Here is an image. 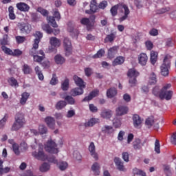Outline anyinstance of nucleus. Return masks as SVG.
<instances>
[{"mask_svg":"<svg viewBox=\"0 0 176 176\" xmlns=\"http://www.w3.org/2000/svg\"><path fill=\"white\" fill-rule=\"evenodd\" d=\"M117 116H123V115H126L129 112V107L126 106H120L116 110Z\"/></svg>","mask_w":176,"mask_h":176,"instance_id":"nucleus-19","label":"nucleus"},{"mask_svg":"<svg viewBox=\"0 0 176 176\" xmlns=\"http://www.w3.org/2000/svg\"><path fill=\"white\" fill-rule=\"evenodd\" d=\"M61 89L63 90V91H67L69 89V79H65L61 84Z\"/></svg>","mask_w":176,"mask_h":176,"instance_id":"nucleus-41","label":"nucleus"},{"mask_svg":"<svg viewBox=\"0 0 176 176\" xmlns=\"http://www.w3.org/2000/svg\"><path fill=\"white\" fill-rule=\"evenodd\" d=\"M12 151H13L14 153H15V155L19 156V155H20V150H19V144H13Z\"/></svg>","mask_w":176,"mask_h":176,"instance_id":"nucleus-58","label":"nucleus"},{"mask_svg":"<svg viewBox=\"0 0 176 176\" xmlns=\"http://www.w3.org/2000/svg\"><path fill=\"white\" fill-rule=\"evenodd\" d=\"M127 76L129 78H137L140 76V72H138L135 69H129L127 73Z\"/></svg>","mask_w":176,"mask_h":176,"instance_id":"nucleus-37","label":"nucleus"},{"mask_svg":"<svg viewBox=\"0 0 176 176\" xmlns=\"http://www.w3.org/2000/svg\"><path fill=\"white\" fill-rule=\"evenodd\" d=\"M155 152L158 155L160 153V142L157 139H156L155 142Z\"/></svg>","mask_w":176,"mask_h":176,"instance_id":"nucleus-54","label":"nucleus"},{"mask_svg":"<svg viewBox=\"0 0 176 176\" xmlns=\"http://www.w3.org/2000/svg\"><path fill=\"white\" fill-rule=\"evenodd\" d=\"M84 72L85 74V76H87L89 78L91 76V75H93V69L90 67H86L84 69Z\"/></svg>","mask_w":176,"mask_h":176,"instance_id":"nucleus-56","label":"nucleus"},{"mask_svg":"<svg viewBox=\"0 0 176 176\" xmlns=\"http://www.w3.org/2000/svg\"><path fill=\"white\" fill-rule=\"evenodd\" d=\"M133 126L135 129H140V127H141V124H142V120L138 114H135L133 116Z\"/></svg>","mask_w":176,"mask_h":176,"instance_id":"nucleus-20","label":"nucleus"},{"mask_svg":"<svg viewBox=\"0 0 176 176\" xmlns=\"http://www.w3.org/2000/svg\"><path fill=\"white\" fill-rule=\"evenodd\" d=\"M98 120L96 119V118H92L91 120H89L87 122H86L85 124V127H93V126H94V124H96V123H98Z\"/></svg>","mask_w":176,"mask_h":176,"instance_id":"nucleus-48","label":"nucleus"},{"mask_svg":"<svg viewBox=\"0 0 176 176\" xmlns=\"http://www.w3.org/2000/svg\"><path fill=\"white\" fill-rule=\"evenodd\" d=\"M18 27L21 34H30V32H31V30H32L31 25L25 23H19Z\"/></svg>","mask_w":176,"mask_h":176,"instance_id":"nucleus-10","label":"nucleus"},{"mask_svg":"<svg viewBox=\"0 0 176 176\" xmlns=\"http://www.w3.org/2000/svg\"><path fill=\"white\" fill-rule=\"evenodd\" d=\"M171 67V55L166 54L161 65V74L163 76H168L169 69Z\"/></svg>","mask_w":176,"mask_h":176,"instance_id":"nucleus-4","label":"nucleus"},{"mask_svg":"<svg viewBox=\"0 0 176 176\" xmlns=\"http://www.w3.org/2000/svg\"><path fill=\"white\" fill-rule=\"evenodd\" d=\"M56 164L58 166V168L60 170V171L67 170L68 167V163H67V162H60L58 163V161H57Z\"/></svg>","mask_w":176,"mask_h":176,"instance_id":"nucleus-45","label":"nucleus"},{"mask_svg":"<svg viewBox=\"0 0 176 176\" xmlns=\"http://www.w3.org/2000/svg\"><path fill=\"white\" fill-rule=\"evenodd\" d=\"M139 64L142 66L146 65L148 63V56L145 53H141L138 56Z\"/></svg>","mask_w":176,"mask_h":176,"instance_id":"nucleus-22","label":"nucleus"},{"mask_svg":"<svg viewBox=\"0 0 176 176\" xmlns=\"http://www.w3.org/2000/svg\"><path fill=\"white\" fill-rule=\"evenodd\" d=\"M50 170V165L48 163L44 162L40 166V171L41 173H46V171H49Z\"/></svg>","mask_w":176,"mask_h":176,"instance_id":"nucleus-46","label":"nucleus"},{"mask_svg":"<svg viewBox=\"0 0 176 176\" xmlns=\"http://www.w3.org/2000/svg\"><path fill=\"white\" fill-rule=\"evenodd\" d=\"M118 10H120V3L113 6L110 10V13L113 17L118 15Z\"/></svg>","mask_w":176,"mask_h":176,"instance_id":"nucleus-36","label":"nucleus"},{"mask_svg":"<svg viewBox=\"0 0 176 176\" xmlns=\"http://www.w3.org/2000/svg\"><path fill=\"white\" fill-rule=\"evenodd\" d=\"M171 89V84L168 83L163 85L162 88L160 89L159 86H155L153 88L152 93L153 96L155 97H159L160 100H166L169 101L173 98V92L171 90H168Z\"/></svg>","mask_w":176,"mask_h":176,"instance_id":"nucleus-1","label":"nucleus"},{"mask_svg":"<svg viewBox=\"0 0 176 176\" xmlns=\"http://www.w3.org/2000/svg\"><path fill=\"white\" fill-rule=\"evenodd\" d=\"M99 8L97 6V0H92L90 3V10H85L87 14H91L92 13H96Z\"/></svg>","mask_w":176,"mask_h":176,"instance_id":"nucleus-12","label":"nucleus"},{"mask_svg":"<svg viewBox=\"0 0 176 176\" xmlns=\"http://www.w3.org/2000/svg\"><path fill=\"white\" fill-rule=\"evenodd\" d=\"M65 107H67V102L64 100H59L58 102H57V103L55 105V108L58 111H60L63 108H65Z\"/></svg>","mask_w":176,"mask_h":176,"instance_id":"nucleus-40","label":"nucleus"},{"mask_svg":"<svg viewBox=\"0 0 176 176\" xmlns=\"http://www.w3.org/2000/svg\"><path fill=\"white\" fill-rule=\"evenodd\" d=\"M144 146V143L141 142V140L140 139H135L133 142V149L135 151H140V149H142V147Z\"/></svg>","mask_w":176,"mask_h":176,"instance_id":"nucleus-27","label":"nucleus"},{"mask_svg":"<svg viewBox=\"0 0 176 176\" xmlns=\"http://www.w3.org/2000/svg\"><path fill=\"white\" fill-rule=\"evenodd\" d=\"M52 86H56L57 83H58V78H57V75L56 74H52V78L50 82Z\"/></svg>","mask_w":176,"mask_h":176,"instance_id":"nucleus-50","label":"nucleus"},{"mask_svg":"<svg viewBox=\"0 0 176 176\" xmlns=\"http://www.w3.org/2000/svg\"><path fill=\"white\" fill-rule=\"evenodd\" d=\"M118 50H119V47L116 45L109 49L107 52L108 58H109L110 60L114 58L115 56L118 54Z\"/></svg>","mask_w":176,"mask_h":176,"instance_id":"nucleus-15","label":"nucleus"},{"mask_svg":"<svg viewBox=\"0 0 176 176\" xmlns=\"http://www.w3.org/2000/svg\"><path fill=\"white\" fill-rule=\"evenodd\" d=\"M113 124L116 129H120V126H122V122L119 119H115Z\"/></svg>","mask_w":176,"mask_h":176,"instance_id":"nucleus-62","label":"nucleus"},{"mask_svg":"<svg viewBox=\"0 0 176 176\" xmlns=\"http://www.w3.org/2000/svg\"><path fill=\"white\" fill-rule=\"evenodd\" d=\"M163 169L164 172L166 174V175H171V169L170 168V166L167 164L163 165Z\"/></svg>","mask_w":176,"mask_h":176,"instance_id":"nucleus-51","label":"nucleus"},{"mask_svg":"<svg viewBox=\"0 0 176 176\" xmlns=\"http://www.w3.org/2000/svg\"><path fill=\"white\" fill-rule=\"evenodd\" d=\"M42 30L45 31L47 34H54V35H58V34H60V30L58 29H55L53 30V28H52L50 25L47 23H44L42 25Z\"/></svg>","mask_w":176,"mask_h":176,"instance_id":"nucleus-11","label":"nucleus"},{"mask_svg":"<svg viewBox=\"0 0 176 176\" xmlns=\"http://www.w3.org/2000/svg\"><path fill=\"white\" fill-rule=\"evenodd\" d=\"M120 12L124 14V16L119 19V21L122 23V21H124V20H126L127 17H129V14H130V9L127 5L121 3L120 6Z\"/></svg>","mask_w":176,"mask_h":176,"instance_id":"nucleus-8","label":"nucleus"},{"mask_svg":"<svg viewBox=\"0 0 176 176\" xmlns=\"http://www.w3.org/2000/svg\"><path fill=\"white\" fill-rule=\"evenodd\" d=\"M45 122L50 129L54 130V127L56 126V120H54V118L47 116L45 118Z\"/></svg>","mask_w":176,"mask_h":176,"instance_id":"nucleus-16","label":"nucleus"},{"mask_svg":"<svg viewBox=\"0 0 176 176\" xmlns=\"http://www.w3.org/2000/svg\"><path fill=\"white\" fill-rule=\"evenodd\" d=\"M102 133H104V134H112L115 130L113 129V127L112 126L109 125H104L101 129Z\"/></svg>","mask_w":176,"mask_h":176,"instance_id":"nucleus-29","label":"nucleus"},{"mask_svg":"<svg viewBox=\"0 0 176 176\" xmlns=\"http://www.w3.org/2000/svg\"><path fill=\"white\" fill-rule=\"evenodd\" d=\"M124 57L122 56H117L112 63L113 67H116V65H122V64L124 63Z\"/></svg>","mask_w":176,"mask_h":176,"instance_id":"nucleus-28","label":"nucleus"},{"mask_svg":"<svg viewBox=\"0 0 176 176\" xmlns=\"http://www.w3.org/2000/svg\"><path fill=\"white\" fill-rule=\"evenodd\" d=\"M38 131L41 134H46L47 133V128L45 125H39Z\"/></svg>","mask_w":176,"mask_h":176,"instance_id":"nucleus-59","label":"nucleus"},{"mask_svg":"<svg viewBox=\"0 0 176 176\" xmlns=\"http://www.w3.org/2000/svg\"><path fill=\"white\" fill-rule=\"evenodd\" d=\"M146 47L147 50H152L153 49V43L151 41H147L145 42Z\"/></svg>","mask_w":176,"mask_h":176,"instance_id":"nucleus-64","label":"nucleus"},{"mask_svg":"<svg viewBox=\"0 0 176 176\" xmlns=\"http://www.w3.org/2000/svg\"><path fill=\"white\" fill-rule=\"evenodd\" d=\"M50 43L54 47H60L61 46V40L57 38V37H51L50 38Z\"/></svg>","mask_w":176,"mask_h":176,"instance_id":"nucleus-26","label":"nucleus"},{"mask_svg":"<svg viewBox=\"0 0 176 176\" xmlns=\"http://www.w3.org/2000/svg\"><path fill=\"white\" fill-rule=\"evenodd\" d=\"M21 54H23V51L19 49L14 50V52H12L13 57H19L21 56Z\"/></svg>","mask_w":176,"mask_h":176,"instance_id":"nucleus-63","label":"nucleus"},{"mask_svg":"<svg viewBox=\"0 0 176 176\" xmlns=\"http://www.w3.org/2000/svg\"><path fill=\"white\" fill-rule=\"evenodd\" d=\"M91 170L95 175H100V164L98 163L95 162L91 166Z\"/></svg>","mask_w":176,"mask_h":176,"instance_id":"nucleus-44","label":"nucleus"},{"mask_svg":"<svg viewBox=\"0 0 176 176\" xmlns=\"http://www.w3.org/2000/svg\"><path fill=\"white\" fill-rule=\"evenodd\" d=\"M54 60L56 64H58V65H63V64L65 63V58L60 54H57L54 57Z\"/></svg>","mask_w":176,"mask_h":176,"instance_id":"nucleus-33","label":"nucleus"},{"mask_svg":"<svg viewBox=\"0 0 176 176\" xmlns=\"http://www.w3.org/2000/svg\"><path fill=\"white\" fill-rule=\"evenodd\" d=\"M32 71V69H31V67H30V66L28 65L25 64L23 65V74L28 75V74H31Z\"/></svg>","mask_w":176,"mask_h":176,"instance_id":"nucleus-57","label":"nucleus"},{"mask_svg":"<svg viewBox=\"0 0 176 176\" xmlns=\"http://www.w3.org/2000/svg\"><path fill=\"white\" fill-rule=\"evenodd\" d=\"M150 56V61L153 65H155V64H156V61H157V52L152 50L151 52Z\"/></svg>","mask_w":176,"mask_h":176,"instance_id":"nucleus-34","label":"nucleus"},{"mask_svg":"<svg viewBox=\"0 0 176 176\" xmlns=\"http://www.w3.org/2000/svg\"><path fill=\"white\" fill-rule=\"evenodd\" d=\"M16 42L18 43V45H20L21 43H24L25 42V36H16L15 37Z\"/></svg>","mask_w":176,"mask_h":176,"instance_id":"nucleus-52","label":"nucleus"},{"mask_svg":"<svg viewBox=\"0 0 176 176\" xmlns=\"http://www.w3.org/2000/svg\"><path fill=\"white\" fill-rule=\"evenodd\" d=\"M80 23L86 26L87 31H91L96 24V15H91L89 18H82Z\"/></svg>","mask_w":176,"mask_h":176,"instance_id":"nucleus-5","label":"nucleus"},{"mask_svg":"<svg viewBox=\"0 0 176 176\" xmlns=\"http://www.w3.org/2000/svg\"><path fill=\"white\" fill-rule=\"evenodd\" d=\"M30 94L28 92L22 93L21 98L20 99V104L21 105H25V104L27 103V100L30 98Z\"/></svg>","mask_w":176,"mask_h":176,"instance_id":"nucleus-32","label":"nucleus"},{"mask_svg":"<svg viewBox=\"0 0 176 176\" xmlns=\"http://www.w3.org/2000/svg\"><path fill=\"white\" fill-rule=\"evenodd\" d=\"M34 61L36 63H42L43 60H45V56H39L38 55H36L33 56Z\"/></svg>","mask_w":176,"mask_h":176,"instance_id":"nucleus-61","label":"nucleus"},{"mask_svg":"<svg viewBox=\"0 0 176 176\" xmlns=\"http://www.w3.org/2000/svg\"><path fill=\"white\" fill-rule=\"evenodd\" d=\"M73 79L74 80L75 84L76 86L81 89H85L86 88V82L83 81V79L80 78L79 76L74 75L73 77Z\"/></svg>","mask_w":176,"mask_h":176,"instance_id":"nucleus-14","label":"nucleus"},{"mask_svg":"<svg viewBox=\"0 0 176 176\" xmlns=\"http://www.w3.org/2000/svg\"><path fill=\"white\" fill-rule=\"evenodd\" d=\"M116 32H111V34L107 35V36L104 39V43H108V42H110V43H112L115 39H116Z\"/></svg>","mask_w":176,"mask_h":176,"instance_id":"nucleus-25","label":"nucleus"},{"mask_svg":"<svg viewBox=\"0 0 176 176\" xmlns=\"http://www.w3.org/2000/svg\"><path fill=\"white\" fill-rule=\"evenodd\" d=\"M83 93H84L83 88H80V87H76L74 89H72L70 91V94L72 97H76L77 96H82Z\"/></svg>","mask_w":176,"mask_h":176,"instance_id":"nucleus-24","label":"nucleus"},{"mask_svg":"<svg viewBox=\"0 0 176 176\" xmlns=\"http://www.w3.org/2000/svg\"><path fill=\"white\" fill-rule=\"evenodd\" d=\"M1 49L3 50V52H4V53H6V54H8V56H12L13 55V51L12 50H10V48H8L6 47V46H2Z\"/></svg>","mask_w":176,"mask_h":176,"instance_id":"nucleus-55","label":"nucleus"},{"mask_svg":"<svg viewBox=\"0 0 176 176\" xmlns=\"http://www.w3.org/2000/svg\"><path fill=\"white\" fill-rule=\"evenodd\" d=\"M37 12L41 13V14L44 16V17H47H47H49V11H47V10H45L42 7H38L37 8Z\"/></svg>","mask_w":176,"mask_h":176,"instance_id":"nucleus-49","label":"nucleus"},{"mask_svg":"<svg viewBox=\"0 0 176 176\" xmlns=\"http://www.w3.org/2000/svg\"><path fill=\"white\" fill-rule=\"evenodd\" d=\"M98 93H100V91L98 90L92 91L91 93H89V96L84 98V99L82 100V102H85L86 101H91V100L94 99V97H97V96H98Z\"/></svg>","mask_w":176,"mask_h":176,"instance_id":"nucleus-23","label":"nucleus"},{"mask_svg":"<svg viewBox=\"0 0 176 176\" xmlns=\"http://www.w3.org/2000/svg\"><path fill=\"white\" fill-rule=\"evenodd\" d=\"M63 47L65 49V56L67 57L72 54V43L67 37H65L63 40Z\"/></svg>","mask_w":176,"mask_h":176,"instance_id":"nucleus-9","label":"nucleus"},{"mask_svg":"<svg viewBox=\"0 0 176 176\" xmlns=\"http://www.w3.org/2000/svg\"><path fill=\"white\" fill-rule=\"evenodd\" d=\"M8 118V114H5L4 117L0 120V129H3Z\"/></svg>","mask_w":176,"mask_h":176,"instance_id":"nucleus-53","label":"nucleus"},{"mask_svg":"<svg viewBox=\"0 0 176 176\" xmlns=\"http://www.w3.org/2000/svg\"><path fill=\"white\" fill-rule=\"evenodd\" d=\"M8 13L10 20L16 19V14H14V8H13V6H11L8 8Z\"/></svg>","mask_w":176,"mask_h":176,"instance_id":"nucleus-42","label":"nucleus"},{"mask_svg":"<svg viewBox=\"0 0 176 176\" xmlns=\"http://www.w3.org/2000/svg\"><path fill=\"white\" fill-rule=\"evenodd\" d=\"M105 55V50L104 49L99 50L96 54L92 56V58H101Z\"/></svg>","mask_w":176,"mask_h":176,"instance_id":"nucleus-43","label":"nucleus"},{"mask_svg":"<svg viewBox=\"0 0 176 176\" xmlns=\"http://www.w3.org/2000/svg\"><path fill=\"white\" fill-rule=\"evenodd\" d=\"M34 36L36 38L34 41V47L38 49V47H39V42H41V39L43 38V34L39 31H36Z\"/></svg>","mask_w":176,"mask_h":176,"instance_id":"nucleus-13","label":"nucleus"},{"mask_svg":"<svg viewBox=\"0 0 176 176\" xmlns=\"http://www.w3.org/2000/svg\"><path fill=\"white\" fill-rule=\"evenodd\" d=\"M8 82L12 87H19V82H17V80H16V78H14V77L10 78Z\"/></svg>","mask_w":176,"mask_h":176,"instance_id":"nucleus-47","label":"nucleus"},{"mask_svg":"<svg viewBox=\"0 0 176 176\" xmlns=\"http://www.w3.org/2000/svg\"><path fill=\"white\" fill-rule=\"evenodd\" d=\"M157 83V77L154 72H152L148 78V85H156Z\"/></svg>","mask_w":176,"mask_h":176,"instance_id":"nucleus-35","label":"nucleus"},{"mask_svg":"<svg viewBox=\"0 0 176 176\" xmlns=\"http://www.w3.org/2000/svg\"><path fill=\"white\" fill-rule=\"evenodd\" d=\"M16 6L18 10H20V12H30V7L28 6V4L24 2L17 3Z\"/></svg>","mask_w":176,"mask_h":176,"instance_id":"nucleus-17","label":"nucleus"},{"mask_svg":"<svg viewBox=\"0 0 176 176\" xmlns=\"http://www.w3.org/2000/svg\"><path fill=\"white\" fill-rule=\"evenodd\" d=\"M60 97H61V98L65 100V101H67V104H69V105H75V102H76L75 98H74V97H72V95L63 96V95L60 94Z\"/></svg>","mask_w":176,"mask_h":176,"instance_id":"nucleus-30","label":"nucleus"},{"mask_svg":"<svg viewBox=\"0 0 176 176\" xmlns=\"http://www.w3.org/2000/svg\"><path fill=\"white\" fill-rule=\"evenodd\" d=\"M25 117L23 113H17L14 117V122L11 127V131H19L25 124Z\"/></svg>","mask_w":176,"mask_h":176,"instance_id":"nucleus-2","label":"nucleus"},{"mask_svg":"<svg viewBox=\"0 0 176 176\" xmlns=\"http://www.w3.org/2000/svg\"><path fill=\"white\" fill-rule=\"evenodd\" d=\"M145 124L148 129H151L155 124V117L151 116L146 119Z\"/></svg>","mask_w":176,"mask_h":176,"instance_id":"nucleus-39","label":"nucleus"},{"mask_svg":"<svg viewBox=\"0 0 176 176\" xmlns=\"http://www.w3.org/2000/svg\"><path fill=\"white\" fill-rule=\"evenodd\" d=\"M107 6H108V1L105 0L101 1L98 5L99 9H102V10H104V9H105V8H107Z\"/></svg>","mask_w":176,"mask_h":176,"instance_id":"nucleus-60","label":"nucleus"},{"mask_svg":"<svg viewBox=\"0 0 176 176\" xmlns=\"http://www.w3.org/2000/svg\"><path fill=\"white\" fill-rule=\"evenodd\" d=\"M114 163L119 171H126V168H124V165H123V162L120 158L116 157L114 158Z\"/></svg>","mask_w":176,"mask_h":176,"instance_id":"nucleus-21","label":"nucleus"},{"mask_svg":"<svg viewBox=\"0 0 176 176\" xmlns=\"http://www.w3.org/2000/svg\"><path fill=\"white\" fill-rule=\"evenodd\" d=\"M53 16H47V20L48 23H51L52 27H53L54 28H57V27H58V25H57V22H56V19L58 21H60V20H61V15L60 14L58 10H56L54 12Z\"/></svg>","mask_w":176,"mask_h":176,"instance_id":"nucleus-7","label":"nucleus"},{"mask_svg":"<svg viewBox=\"0 0 176 176\" xmlns=\"http://www.w3.org/2000/svg\"><path fill=\"white\" fill-rule=\"evenodd\" d=\"M89 151L90 152L91 156H92L95 160H98V154L96 152V145H94V142H91L90 143Z\"/></svg>","mask_w":176,"mask_h":176,"instance_id":"nucleus-18","label":"nucleus"},{"mask_svg":"<svg viewBox=\"0 0 176 176\" xmlns=\"http://www.w3.org/2000/svg\"><path fill=\"white\" fill-rule=\"evenodd\" d=\"M45 149L46 152H48L49 153L57 154L60 152L58 148H57V144L52 140H47L45 144Z\"/></svg>","mask_w":176,"mask_h":176,"instance_id":"nucleus-6","label":"nucleus"},{"mask_svg":"<svg viewBox=\"0 0 176 176\" xmlns=\"http://www.w3.org/2000/svg\"><path fill=\"white\" fill-rule=\"evenodd\" d=\"M100 116L103 118V119H111L112 118V111L111 110H103Z\"/></svg>","mask_w":176,"mask_h":176,"instance_id":"nucleus-38","label":"nucleus"},{"mask_svg":"<svg viewBox=\"0 0 176 176\" xmlns=\"http://www.w3.org/2000/svg\"><path fill=\"white\" fill-rule=\"evenodd\" d=\"M32 157L37 159V160H48L50 163H54V164H57V160L54 155L47 156L45 155L43 152V148H38V151H34L32 153Z\"/></svg>","mask_w":176,"mask_h":176,"instance_id":"nucleus-3","label":"nucleus"},{"mask_svg":"<svg viewBox=\"0 0 176 176\" xmlns=\"http://www.w3.org/2000/svg\"><path fill=\"white\" fill-rule=\"evenodd\" d=\"M118 94V90L115 87L109 88L107 91L108 98H113Z\"/></svg>","mask_w":176,"mask_h":176,"instance_id":"nucleus-31","label":"nucleus"}]
</instances>
